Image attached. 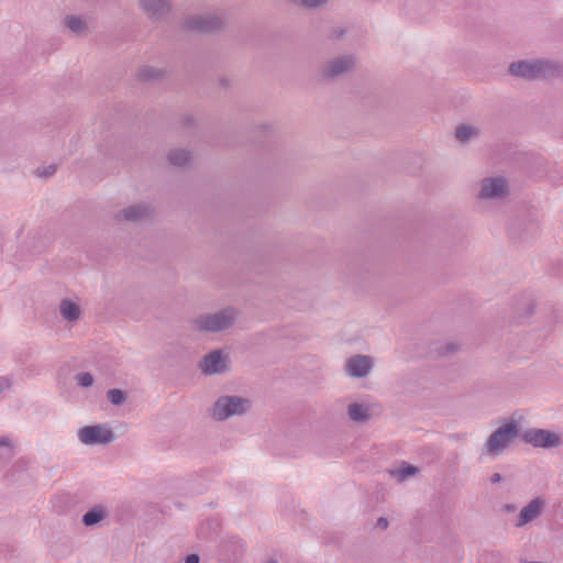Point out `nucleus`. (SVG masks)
I'll return each instance as SVG.
<instances>
[{
	"label": "nucleus",
	"instance_id": "nucleus-1",
	"mask_svg": "<svg viewBox=\"0 0 563 563\" xmlns=\"http://www.w3.org/2000/svg\"><path fill=\"white\" fill-rule=\"evenodd\" d=\"M509 73L528 80L563 78V63L548 58L519 60L509 65Z\"/></svg>",
	"mask_w": 563,
	"mask_h": 563
},
{
	"label": "nucleus",
	"instance_id": "nucleus-2",
	"mask_svg": "<svg viewBox=\"0 0 563 563\" xmlns=\"http://www.w3.org/2000/svg\"><path fill=\"white\" fill-rule=\"evenodd\" d=\"M238 317L239 311L235 308L227 307L213 313H201L195 317L190 323L198 332L217 333L232 328Z\"/></svg>",
	"mask_w": 563,
	"mask_h": 563
},
{
	"label": "nucleus",
	"instance_id": "nucleus-3",
	"mask_svg": "<svg viewBox=\"0 0 563 563\" xmlns=\"http://www.w3.org/2000/svg\"><path fill=\"white\" fill-rule=\"evenodd\" d=\"M251 409V400L241 396H221L212 406L211 416L218 421L242 416Z\"/></svg>",
	"mask_w": 563,
	"mask_h": 563
},
{
	"label": "nucleus",
	"instance_id": "nucleus-4",
	"mask_svg": "<svg viewBox=\"0 0 563 563\" xmlns=\"http://www.w3.org/2000/svg\"><path fill=\"white\" fill-rule=\"evenodd\" d=\"M518 434L515 422H508L495 430L484 445V452L489 456H497L506 450Z\"/></svg>",
	"mask_w": 563,
	"mask_h": 563
},
{
	"label": "nucleus",
	"instance_id": "nucleus-5",
	"mask_svg": "<svg viewBox=\"0 0 563 563\" xmlns=\"http://www.w3.org/2000/svg\"><path fill=\"white\" fill-rule=\"evenodd\" d=\"M356 67V57L354 55L335 56L321 68V77L327 81H333L351 71Z\"/></svg>",
	"mask_w": 563,
	"mask_h": 563
},
{
	"label": "nucleus",
	"instance_id": "nucleus-6",
	"mask_svg": "<svg viewBox=\"0 0 563 563\" xmlns=\"http://www.w3.org/2000/svg\"><path fill=\"white\" fill-rule=\"evenodd\" d=\"M522 439L534 448L551 449L561 445V437L544 429H528Z\"/></svg>",
	"mask_w": 563,
	"mask_h": 563
},
{
	"label": "nucleus",
	"instance_id": "nucleus-7",
	"mask_svg": "<svg viewBox=\"0 0 563 563\" xmlns=\"http://www.w3.org/2000/svg\"><path fill=\"white\" fill-rule=\"evenodd\" d=\"M79 440L84 444H108L114 441L115 437L112 430L106 426H87L79 430Z\"/></svg>",
	"mask_w": 563,
	"mask_h": 563
},
{
	"label": "nucleus",
	"instance_id": "nucleus-8",
	"mask_svg": "<svg viewBox=\"0 0 563 563\" xmlns=\"http://www.w3.org/2000/svg\"><path fill=\"white\" fill-rule=\"evenodd\" d=\"M224 24V20L220 16L214 14H206L187 19L184 26L187 30L210 33L221 30Z\"/></svg>",
	"mask_w": 563,
	"mask_h": 563
},
{
	"label": "nucleus",
	"instance_id": "nucleus-9",
	"mask_svg": "<svg viewBox=\"0 0 563 563\" xmlns=\"http://www.w3.org/2000/svg\"><path fill=\"white\" fill-rule=\"evenodd\" d=\"M509 192L508 183L504 177H488L481 183L479 199H501Z\"/></svg>",
	"mask_w": 563,
	"mask_h": 563
},
{
	"label": "nucleus",
	"instance_id": "nucleus-10",
	"mask_svg": "<svg viewBox=\"0 0 563 563\" xmlns=\"http://www.w3.org/2000/svg\"><path fill=\"white\" fill-rule=\"evenodd\" d=\"M228 355L221 350H214L206 354L199 362V368L205 375L222 374L228 371Z\"/></svg>",
	"mask_w": 563,
	"mask_h": 563
},
{
	"label": "nucleus",
	"instance_id": "nucleus-11",
	"mask_svg": "<svg viewBox=\"0 0 563 563\" xmlns=\"http://www.w3.org/2000/svg\"><path fill=\"white\" fill-rule=\"evenodd\" d=\"M373 365V358L371 356L356 354L346 360L344 369L351 377L363 378L369 374Z\"/></svg>",
	"mask_w": 563,
	"mask_h": 563
},
{
	"label": "nucleus",
	"instance_id": "nucleus-12",
	"mask_svg": "<svg viewBox=\"0 0 563 563\" xmlns=\"http://www.w3.org/2000/svg\"><path fill=\"white\" fill-rule=\"evenodd\" d=\"M145 15L153 22L162 21L170 12L169 0H137Z\"/></svg>",
	"mask_w": 563,
	"mask_h": 563
},
{
	"label": "nucleus",
	"instance_id": "nucleus-13",
	"mask_svg": "<svg viewBox=\"0 0 563 563\" xmlns=\"http://www.w3.org/2000/svg\"><path fill=\"white\" fill-rule=\"evenodd\" d=\"M152 213L153 210L151 206L141 202L123 208L118 213H115L114 219L119 222L128 221L136 223L148 219Z\"/></svg>",
	"mask_w": 563,
	"mask_h": 563
},
{
	"label": "nucleus",
	"instance_id": "nucleus-14",
	"mask_svg": "<svg viewBox=\"0 0 563 563\" xmlns=\"http://www.w3.org/2000/svg\"><path fill=\"white\" fill-rule=\"evenodd\" d=\"M544 508V500L540 497L532 499L527 506H525L516 522V527L520 528L526 526L527 523L536 520L542 512Z\"/></svg>",
	"mask_w": 563,
	"mask_h": 563
},
{
	"label": "nucleus",
	"instance_id": "nucleus-15",
	"mask_svg": "<svg viewBox=\"0 0 563 563\" xmlns=\"http://www.w3.org/2000/svg\"><path fill=\"white\" fill-rule=\"evenodd\" d=\"M59 313L64 320L76 322L80 319L81 309L78 303L68 298H64L59 302Z\"/></svg>",
	"mask_w": 563,
	"mask_h": 563
},
{
	"label": "nucleus",
	"instance_id": "nucleus-16",
	"mask_svg": "<svg viewBox=\"0 0 563 563\" xmlns=\"http://www.w3.org/2000/svg\"><path fill=\"white\" fill-rule=\"evenodd\" d=\"M455 139L461 144H466L481 135V129L468 123H461L455 128Z\"/></svg>",
	"mask_w": 563,
	"mask_h": 563
},
{
	"label": "nucleus",
	"instance_id": "nucleus-17",
	"mask_svg": "<svg viewBox=\"0 0 563 563\" xmlns=\"http://www.w3.org/2000/svg\"><path fill=\"white\" fill-rule=\"evenodd\" d=\"M108 517V512L101 506H95L82 516V523L86 527H91Z\"/></svg>",
	"mask_w": 563,
	"mask_h": 563
},
{
	"label": "nucleus",
	"instance_id": "nucleus-18",
	"mask_svg": "<svg viewBox=\"0 0 563 563\" xmlns=\"http://www.w3.org/2000/svg\"><path fill=\"white\" fill-rule=\"evenodd\" d=\"M64 24L76 35H84L88 30L87 22L78 15H66Z\"/></svg>",
	"mask_w": 563,
	"mask_h": 563
},
{
	"label": "nucleus",
	"instance_id": "nucleus-19",
	"mask_svg": "<svg viewBox=\"0 0 563 563\" xmlns=\"http://www.w3.org/2000/svg\"><path fill=\"white\" fill-rule=\"evenodd\" d=\"M167 158L172 165L184 167L190 162L191 153L184 148H174L169 151Z\"/></svg>",
	"mask_w": 563,
	"mask_h": 563
},
{
	"label": "nucleus",
	"instance_id": "nucleus-20",
	"mask_svg": "<svg viewBox=\"0 0 563 563\" xmlns=\"http://www.w3.org/2000/svg\"><path fill=\"white\" fill-rule=\"evenodd\" d=\"M349 418L355 422H364L369 419V409L363 404H351L347 408Z\"/></svg>",
	"mask_w": 563,
	"mask_h": 563
},
{
	"label": "nucleus",
	"instance_id": "nucleus-21",
	"mask_svg": "<svg viewBox=\"0 0 563 563\" xmlns=\"http://www.w3.org/2000/svg\"><path fill=\"white\" fill-rule=\"evenodd\" d=\"M163 76V71L153 67V66H142L137 73L136 77L140 81H154L159 79Z\"/></svg>",
	"mask_w": 563,
	"mask_h": 563
},
{
	"label": "nucleus",
	"instance_id": "nucleus-22",
	"mask_svg": "<svg viewBox=\"0 0 563 563\" xmlns=\"http://www.w3.org/2000/svg\"><path fill=\"white\" fill-rule=\"evenodd\" d=\"M108 400L115 406H121L126 401V393L119 388H112L107 391Z\"/></svg>",
	"mask_w": 563,
	"mask_h": 563
},
{
	"label": "nucleus",
	"instance_id": "nucleus-23",
	"mask_svg": "<svg viewBox=\"0 0 563 563\" xmlns=\"http://www.w3.org/2000/svg\"><path fill=\"white\" fill-rule=\"evenodd\" d=\"M418 473H419V468L417 466H413L406 462H404L401 464V467L397 471L399 481H404L410 476H415Z\"/></svg>",
	"mask_w": 563,
	"mask_h": 563
},
{
	"label": "nucleus",
	"instance_id": "nucleus-24",
	"mask_svg": "<svg viewBox=\"0 0 563 563\" xmlns=\"http://www.w3.org/2000/svg\"><path fill=\"white\" fill-rule=\"evenodd\" d=\"M292 3L305 9L314 10L324 7L329 0H291Z\"/></svg>",
	"mask_w": 563,
	"mask_h": 563
},
{
	"label": "nucleus",
	"instance_id": "nucleus-25",
	"mask_svg": "<svg viewBox=\"0 0 563 563\" xmlns=\"http://www.w3.org/2000/svg\"><path fill=\"white\" fill-rule=\"evenodd\" d=\"M77 384L81 387H90L93 384V376L89 372H81L76 375Z\"/></svg>",
	"mask_w": 563,
	"mask_h": 563
},
{
	"label": "nucleus",
	"instance_id": "nucleus-26",
	"mask_svg": "<svg viewBox=\"0 0 563 563\" xmlns=\"http://www.w3.org/2000/svg\"><path fill=\"white\" fill-rule=\"evenodd\" d=\"M56 165H49L47 167H44L43 169L41 168H37V175L40 177H49V176H53L56 172Z\"/></svg>",
	"mask_w": 563,
	"mask_h": 563
},
{
	"label": "nucleus",
	"instance_id": "nucleus-27",
	"mask_svg": "<svg viewBox=\"0 0 563 563\" xmlns=\"http://www.w3.org/2000/svg\"><path fill=\"white\" fill-rule=\"evenodd\" d=\"M376 526L383 530L387 529L388 527V520L385 517H379L377 519Z\"/></svg>",
	"mask_w": 563,
	"mask_h": 563
},
{
	"label": "nucleus",
	"instance_id": "nucleus-28",
	"mask_svg": "<svg viewBox=\"0 0 563 563\" xmlns=\"http://www.w3.org/2000/svg\"><path fill=\"white\" fill-rule=\"evenodd\" d=\"M200 562V558L198 554H189L186 556V560H185V563H199Z\"/></svg>",
	"mask_w": 563,
	"mask_h": 563
},
{
	"label": "nucleus",
	"instance_id": "nucleus-29",
	"mask_svg": "<svg viewBox=\"0 0 563 563\" xmlns=\"http://www.w3.org/2000/svg\"><path fill=\"white\" fill-rule=\"evenodd\" d=\"M344 35V30L343 29H340V27H336L332 31L331 33V37L332 38H340Z\"/></svg>",
	"mask_w": 563,
	"mask_h": 563
},
{
	"label": "nucleus",
	"instance_id": "nucleus-30",
	"mask_svg": "<svg viewBox=\"0 0 563 563\" xmlns=\"http://www.w3.org/2000/svg\"><path fill=\"white\" fill-rule=\"evenodd\" d=\"M501 475L499 473H494L492 476H490V482L493 484H496V483H499L501 481Z\"/></svg>",
	"mask_w": 563,
	"mask_h": 563
},
{
	"label": "nucleus",
	"instance_id": "nucleus-31",
	"mask_svg": "<svg viewBox=\"0 0 563 563\" xmlns=\"http://www.w3.org/2000/svg\"><path fill=\"white\" fill-rule=\"evenodd\" d=\"M194 123H195V119L192 117H190V115H188V117H186L184 119V124L185 125H192Z\"/></svg>",
	"mask_w": 563,
	"mask_h": 563
},
{
	"label": "nucleus",
	"instance_id": "nucleus-32",
	"mask_svg": "<svg viewBox=\"0 0 563 563\" xmlns=\"http://www.w3.org/2000/svg\"><path fill=\"white\" fill-rule=\"evenodd\" d=\"M2 445H8V446L10 445V441L8 438H4V437L0 438V446H2Z\"/></svg>",
	"mask_w": 563,
	"mask_h": 563
},
{
	"label": "nucleus",
	"instance_id": "nucleus-33",
	"mask_svg": "<svg viewBox=\"0 0 563 563\" xmlns=\"http://www.w3.org/2000/svg\"><path fill=\"white\" fill-rule=\"evenodd\" d=\"M505 509H506L507 511H509V512H512V511H515V510H516V507H515V505H506V506H505Z\"/></svg>",
	"mask_w": 563,
	"mask_h": 563
},
{
	"label": "nucleus",
	"instance_id": "nucleus-34",
	"mask_svg": "<svg viewBox=\"0 0 563 563\" xmlns=\"http://www.w3.org/2000/svg\"><path fill=\"white\" fill-rule=\"evenodd\" d=\"M220 85L223 86V87H228L229 86V80H227L224 78H221L220 79Z\"/></svg>",
	"mask_w": 563,
	"mask_h": 563
},
{
	"label": "nucleus",
	"instance_id": "nucleus-35",
	"mask_svg": "<svg viewBox=\"0 0 563 563\" xmlns=\"http://www.w3.org/2000/svg\"><path fill=\"white\" fill-rule=\"evenodd\" d=\"M268 563H277L276 561H269Z\"/></svg>",
	"mask_w": 563,
	"mask_h": 563
}]
</instances>
